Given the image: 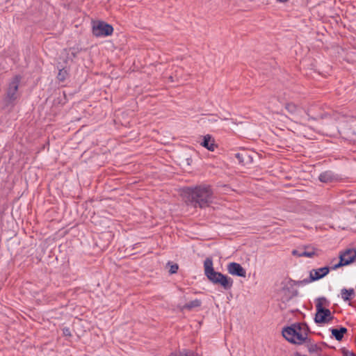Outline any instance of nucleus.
Listing matches in <instances>:
<instances>
[{
  "label": "nucleus",
  "mask_w": 356,
  "mask_h": 356,
  "mask_svg": "<svg viewBox=\"0 0 356 356\" xmlns=\"http://www.w3.org/2000/svg\"><path fill=\"white\" fill-rule=\"evenodd\" d=\"M70 51H71L72 59L76 58L77 55L81 51V49L79 47H72L70 48Z\"/></svg>",
  "instance_id": "5701e85b"
},
{
  "label": "nucleus",
  "mask_w": 356,
  "mask_h": 356,
  "mask_svg": "<svg viewBox=\"0 0 356 356\" xmlns=\"http://www.w3.org/2000/svg\"><path fill=\"white\" fill-rule=\"evenodd\" d=\"M243 165L251 164L253 162V156L248 151L242 150Z\"/></svg>",
  "instance_id": "a211bd4d"
},
{
  "label": "nucleus",
  "mask_w": 356,
  "mask_h": 356,
  "mask_svg": "<svg viewBox=\"0 0 356 356\" xmlns=\"http://www.w3.org/2000/svg\"><path fill=\"white\" fill-rule=\"evenodd\" d=\"M227 271L229 274L241 277H245L246 270L240 264L236 262H231L227 265Z\"/></svg>",
  "instance_id": "9b49d317"
},
{
  "label": "nucleus",
  "mask_w": 356,
  "mask_h": 356,
  "mask_svg": "<svg viewBox=\"0 0 356 356\" xmlns=\"http://www.w3.org/2000/svg\"><path fill=\"white\" fill-rule=\"evenodd\" d=\"M316 312L314 317V321L316 324H325L331 322L334 316L330 310L325 307H321L320 304L316 305Z\"/></svg>",
  "instance_id": "423d86ee"
},
{
  "label": "nucleus",
  "mask_w": 356,
  "mask_h": 356,
  "mask_svg": "<svg viewBox=\"0 0 356 356\" xmlns=\"http://www.w3.org/2000/svg\"><path fill=\"white\" fill-rule=\"evenodd\" d=\"M314 255H316V252L314 250H305L301 251L300 254H298V257H305L309 258H312Z\"/></svg>",
  "instance_id": "4be33fe9"
},
{
  "label": "nucleus",
  "mask_w": 356,
  "mask_h": 356,
  "mask_svg": "<svg viewBox=\"0 0 356 356\" xmlns=\"http://www.w3.org/2000/svg\"><path fill=\"white\" fill-rule=\"evenodd\" d=\"M318 344L321 346V348L322 346L328 347V345L324 341H321Z\"/></svg>",
  "instance_id": "c756f323"
},
{
  "label": "nucleus",
  "mask_w": 356,
  "mask_h": 356,
  "mask_svg": "<svg viewBox=\"0 0 356 356\" xmlns=\"http://www.w3.org/2000/svg\"><path fill=\"white\" fill-rule=\"evenodd\" d=\"M330 270L329 266H324L317 269H312L309 271V276L302 280L296 281L290 279L289 282L293 283V285L300 286L307 284L310 282L317 281L325 276H326Z\"/></svg>",
  "instance_id": "20e7f679"
},
{
  "label": "nucleus",
  "mask_w": 356,
  "mask_h": 356,
  "mask_svg": "<svg viewBox=\"0 0 356 356\" xmlns=\"http://www.w3.org/2000/svg\"><path fill=\"white\" fill-rule=\"evenodd\" d=\"M297 295H298V291H297V290H293V291H292L291 297L296 296Z\"/></svg>",
  "instance_id": "7c9ffc66"
},
{
  "label": "nucleus",
  "mask_w": 356,
  "mask_h": 356,
  "mask_svg": "<svg viewBox=\"0 0 356 356\" xmlns=\"http://www.w3.org/2000/svg\"><path fill=\"white\" fill-rule=\"evenodd\" d=\"M341 353L343 356H356L355 353L348 350V349L343 348H341Z\"/></svg>",
  "instance_id": "b1692460"
},
{
  "label": "nucleus",
  "mask_w": 356,
  "mask_h": 356,
  "mask_svg": "<svg viewBox=\"0 0 356 356\" xmlns=\"http://www.w3.org/2000/svg\"><path fill=\"white\" fill-rule=\"evenodd\" d=\"M300 323H295L289 326L283 327L282 334L283 337L289 343L296 345L303 344L306 337H303Z\"/></svg>",
  "instance_id": "7ed1b4c3"
},
{
  "label": "nucleus",
  "mask_w": 356,
  "mask_h": 356,
  "mask_svg": "<svg viewBox=\"0 0 356 356\" xmlns=\"http://www.w3.org/2000/svg\"><path fill=\"white\" fill-rule=\"evenodd\" d=\"M300 327L302 328L301 332L303 334V337H309L308 334L311 332L310 327L306 323H300Z\"/></svg>",
  "instance_id": "412c9836"
},
{
  "label": "nucleus",
  "mask_w": 356,
  "mask_h": 356,
  "mask_svg": "<svg viewBox=\"0 0 356 356\" xmlns=\"http://www.w3.org/2000/svg\"><path fill=\"white\" fill-rule=\"evenodd\" d=\"M318 304H320L321 307H329L330 301L325 297H320L316 300V305Z\"/></svg>",
  "instance_id": "aec40b11"
},
{
  "label": "nucleus",
  "mask_w": 356,
  "mask_h": 356,
  "mask_svg": "<svg viewBox=\"0 0 356 356\" xmlns=\"http://www.w3.org/2000/svg\"><path fill=\"white\" fill-rule=\"evenodd\" d=\"M169 356H198V354L190 350L183 349L178 354L171 353Z\"/></svg>",
  "instance_id": "6ab92c4d"
},
{
  "label": "nucleus",
  "mask_w": 356,
  "mask_h": 356,
  "mask_svg": "<svg viewBox=\"0 0 356 356\" xmlns=\"http://www.w3.org/2000/svg\"><path fill=\"white\" fill-rule=\"evenodd\" d=\"M202 305V301L199 299L193 300L183 306V309L191 311L194 308L200 307Z\"/></svg>",
  "instance_id": "dca6fc26"
},
{
  "label": "nucleus",
  "mask_w": 356,
  "mask_h": 356,
  "mask_svg": "<svg viewBox=\"0 0 356 356\" xmlns=\"http://www.w3.org/2000/svg\"><path fill=\"white\" fill-rule=\"evenodd\" d=\"M200 145L209 151H214L216 147L214 138L209 134L203 137Z\"/></svg>",
  "instance_id": "f8f14e48"
},
{
  "label": "nucleus",
  "mask_w": 356,
  "mask_h": 356,
  "mask_svg": "<svg viewBox=\"0 0 356 356\" xmlns=\"http://www.w3.org/2000/svg\"><path fill=\"white\" fill-rule=\"evenodd\" d=\"M318 179L323 183L332 182L335 179V175L332 171H325L320 174Z\"/></svg>",
  "instance_id": "4468645a"
},
{
  "label": "nucleus",
  "mask_w": 356,
  "mask_h": 356,
  "mask_svg": "<svg viewBox=\"0 0 356 356\" xmlns=\"http://www.w3.org/2000/svg\"><path fill=\"white\" fill-rule=\"evenodd\" d=\"M332 337L336 340L341 341L344 334L347 332L348 330L345 327L341 326L339 328H331L330 329Z\"/></svg>",
  "instance_id": "ddd939ff"
},
{
  "label": "nucleus",
  "mask_w": 356,
  "mask_h": 356,
  "mask_svg": "<svg viewBox=\"0 0 356 356\" xmlns=\"http://www.w3.org/2000/svg\"><path fill=\"white\" fill-rule=\"evenodd\" d=\"M63 334L65 337H71L72 334H71V331H70V328L69 327L63 328Z\"/></svg>",
  "instance_id": "cd10ccee"
},
{
  "label": "nucleus",
  "mask_w": 356,
  "mask_h": 356,
  "mask_svg": "<svg viewBox=\"0 0 356 356\" xmlns=\"http://www.w3.org/2000/svg\"><path fill=\"white\" fill-rule=\"evenodd\" d=\"M284 108L293 117L296 122H300L304 118L302 115L303 109L297 104L293 102H286Z\"/></svg>",
  "instance_id": "6e6552de"
},
{
  "label": "nucleus",
  "mask_w": 356,
  "mask_h": 356,
  "mask_svg": "<svg viewBox=\"0 0 356 356\" xmlns=\"http://www.w3.org/2000/svg\"><path fill=\"white\" fill-rule=\"evenodd\" d=\"M345 266L353 264L356 260V250L354 248L346 249L341 251L339 257Z\"/></svg>",
  "instance_id": "1a4fd4ad"
},
{
  "label": "nucleus",
  "mask_w": 356,
  "mask_h": 356,
  "mask_svg": "<svg viewBox=\"0 0 356 356\" xmlns=\"http://www.w3.org/2000/svg\"><path fill=\"white\" fill-rule=\"evenodd\" d=\"M181 195L188 205L203 209L213 202V191L211 185L200 184L182 188Z\"/></svg>",
  "instance_id": "f257e3e1"
},
{
  "label": "nucleus",
  "mask_w": 356,
  "mask_h": 356,
  "mask_svg": "<svg viewBox=\"0 0 356 356\" xmlns=\"http://www.w3.org/2000/svg\"><path fill=\"white\" fill-rule=\"evenodd\" d=\"M204 275L208 280L213 285L220 286L225 291L229 290L233 286L232 278L220 272H217L213 268V260L207 257L204 261Z\"/></svg>",
  "instance_id": "f03ea898"
},
{
  "label": "nucleus",
  "mask_w": 356,
  "mask_h": 356,
  "mask_svg": "<svg viewBox=\"0 0 356 356\" xmlns=\"http://www.w3.org/2000/svg\"><path fill=\"white\" fill-rule=\"evenodd\" d=\"M341 298L344 301H350L355 296V290L354 289H346L343 288L341 290Z\"/></svg>",
  "instance_id": "2eb2a0df"
},
{
  "label": "nucleus",
  "mask_w": 356,
  "mask_h": 356,
  "mask_svg": "<svg viewBox=\"0 0 356 356\" xmlns=\"http://www.w3.org/2000/svg\"><path fill=\"white\" fill-rule=\"evenodd\" d=\"M179 266L177 264H172L170 266L169 273L170 274H175L177 272Z\"/></svg>",
  "instance_id": "393cba45"
},
{
  "label": "nucleus",
  "mask_w": 356,
  "mask_h": 356,
  "mask_svg": "<svg viewBox=\"0 0 356 356\" xmlns=\"http://www.w3.org/2000/svg\"><path fill=\"white\" fill-rule=\"evenodd\" d=\"M22 77L19 75L15 76L8 84L6 90L4 102L6 106L13 105L14 102L19 97L17 92Z\"/></svg>",
  "instance_id": "39448f33"
},
{
  "label": "nucleus",
  "mask_w": 356,
  "mask_h": 356,
  "mask_svg": "<svg viewBox=\"0 0 356 356\" xmlns=\"http://www.w3.org/2000/svg\"><path fill=\"white\" fill-rule=\"evenodd\" d=\"M277 1L282 2V3H285V2H287L289 0H277Z\"/></svg>",
  "instance_id": "2f4dec72"
},
{
  "label": "nucleus",
  "mask_w": 356,
  "mask_h": 356,
  "mask_svg": "<svg viewBox=\"0 0 356 356\" xmlns=\"http://www.w3.org/2000/svg\"><path fill=\"white\" fill-rule=\"evenodd\" d=\"M303 344L307 348L308 353L310 355L319 356L321 355L323 348L318 343H314V341L310 337H306Z\"/></svg>",
  "instance_id": "9d476101"
},
{
  "label": "nucleus",
  "mask_w": 356,
  "mask_h": 356,
  "mask_svg": "<svg viewBox=\"0 0 356 356\" xmlns=\"http://www.w3.org/2000/svg\"><path fill=\"white\" fill-rule=\"evenodd\" d=\"M113 32V27L104 21H98L93 24L92 34L96 37H107L112 35Z\"/></svg>",
  "instance_id": "0eeeda50"
},
{
  "label": "nucleus",
  "mask_w": 356,
  "mask_h": 356,
  "mask_svg": "<svg viewBox=\"0 0 356 356\" xmlns=\"http://www.w3.org/2000/svg\"><path fill=\"white\" fill-rule=\"evenodd\" d=\"M300 253H301V251L298 250H293L292 251V254L295 255V256H298V254H300Z\"/></svg>",
  "instance_id": "c85d7f7f"
},
{
  "label": "nucleus",
  "mask_w": 356,
  "mask_h": 356,
  "mask_svg": "<svg viewBox=\"0 0 356 356\" xmlns=\"http://www.w3.org/2000/svg\"><path fill=\"white\" fill-rule=\"evenodd\" d=\"M58 68L59 70V72L57 75V79L59 81L63 82L67 79L68 76V72L63 65H61L60 67L58 66Z\"/></svg>",
  "instance_id": "f3484780"
},
{
  "label": "nucleus",
  "mask_w": 356,
  "mask_h": 356,
  "mask_svg": "<svg viewBox=\"0 0 356 356\" xmlns=\"http://www.w3.org/2000/svg\"><path fill=\"white\" fill-rule=\"evenodd\" d=\"M235 157L237 159L238 163L243 165V157L242 152L235 154Z\"/></svg>",
  "instance_id": "a878e982"
},
{
  "label": "nucleus",
  "mask_w": 356,
  "mask_h": 356,
  "mask_svg": "<svg viewBox=\"0 0 356 356\" xmlns=\"http://www.w3.org/2000/svg\"><path fill=\"white\" fill-rule=\"evenodd\" d=\"M344 263L342 262V261L341 259H339V262L336 264H334L333 266L332 267H330V270L332 269V270H336L339 268H341L342 266H344Z\"/></svg>",
  "instance_id": "bb28decb"
}]
</instances>
